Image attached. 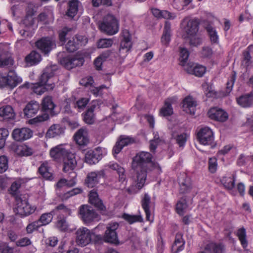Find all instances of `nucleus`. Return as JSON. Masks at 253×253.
Returning a JSON list of instances; mask_svg holds the SVG:
<instances>
[{
  "label": "nucleus",
  "mask_w": 253,
  "mask_h": 253,
  "mask_svg": "<svg viewBox=\"0 0 253 253\" xmlns=\"http://www.w3.org/2000/svg\"><path fill=\"white\" fill-rule=\"evenodd\" d=\"M180 185L179 191L181 193L184 194L189 191L191 189V183L189 178L186 175L183 174L182 177L179 179Z\"/></svg>",
  "instance_id": "473e14b6"
},
{
  "label": "nucleus",
  "mask_w": 253,
  "mask_h": 253,
  "mask_svg": "<svg viewBox=\"0 0 253 253\" xmlns=\"http://www.w3.org/2000/svg\"><path fill=\"white\" fill-rule=\"evenodd\" d=\"M172 113V108L170 103L168 100H166L165 102L164 107L160 110V114L165 117L171 115Z\"/></svg>",
  "instance_id": "37998d69"
},
{
  "label": "nucleus",
  "mask_w": 253,
  "mask_h": 253,
  "mask_svg": "<svg viewBox=\"0 0 253 253\" xmlns=\"http://www.w3.org/2000/svg\"><path fill=\"white\" fill-rule=\"evenodd\" d=\"M197 138L203 145H210L213 147V134L212 130L208 127L201 128L197 133Z\"/></svg>",
  "instance_id": "1a4fd4ad"
},
{
  "label": "nucleus",
  "mask_w": 253,
  "mask_h": 253,
  "mask_svg": "<svg viewBox=\"0 0 253 253\" xmlns=\"http://www.w3.org/2000/svg\"><path fill=\"white\" fill-rule=\"evenodd\" d=\"M132 43L130 40H123L121 42L120 47L122 49H126L129 51L131 47Z\"/></svg>",
  "instance_id": "338daca9"
},
{
  "label": "nucleus",
  "mask_w": 253,
  "mask_h": 253,
  "mask_svg": "<svg viewBox=\"0 0 253 253\" xmlns=\"http://www.w3.org/2000/svg\"><path fill=\"white\" fill-rule=\"evenodd\" d=\"M113 41L112 39H101L97 43V47L99 48H108L112 46Z\"/></svg>",
  "instance_id": "a18cd8bd"
},
{
  "label": "nucleus",
  "mask_w": 253,
  "mask_h": 253,
  "mask_svg": "<svg viewBox=\"0 0 253 253\" xmlns=\"http://www.w3.org/2000/svg\"><path fill=\"white\" fill-rule=\"evenodd\" d=\"M184 70L188 74L201 77L206 72V68L202 65H195L194 63H188L184 66Z\"/></svg>",
  "instance_id": "a211bd4d"
},
{
  "label": "nucleus",
  "mask_w": 253,
  "mask_h": 253,
  "mask_svg": "<svg viewBox=\"0 0 253 253\" xmlns=\"http://www.w3.org/2000/svg\"><path fill=\"white\" fill-rule=\"evenodd\" d=\"M170 40V24L166 21L165 22L163 36L161 38L162 42L164 44L167 45Z\"/></svg>",
  "instance_id": "58836bf2"
},
{
  "label": "nucleus",
  "mask_w": 253,
  "mask_h": 253,
  "mask_svg": "<svg viewBox=\"0 0 253 253\" xmlns=\"http://www.w3.org/2000/svg\"><path fill=\"white\" fill-rule=\"evenodd\" d=\"M141 202L142 208L146 214V219L148 221H150L151 212L150 208L151 204L150 196L147 193H145Z\"/></svg>",
  "instance_id": "c756f323"
},
{
  "label": "nucleus",
  "mask_w": 253,
  "mask_h": 253,
  "mask_svg": "<svg viewBox=\"0 0 253 253\" xmlns=\"http://www.w3.org/2000/svg\"><path fill=\"white\" fill-rule=\"evenodd\" d=\"M74 140L80 146H86L89 141L87 129L85 127L79 129L74 134Z\"/></svg>",
  "instance_id": "2eb2a0df"
},
{
  "label": "nucleus",
  "mask_w": 253,
  "mask_h": 253,
  "mask_svg": "<svg viewBox=\"0 0 253 253\" xmlns=\"http://www.w3.org/2000/svg\"><path fill=\"white\" fill-rule=\"evenodd\" d=\"M41 105L42 111L43 114L30 120L29 124L33 125L46 121L49 119V116H53L55 114L54 109L56 105L53 103L51 96H47L44 97L42 100Z\"/></svg>",
  "instance_id": "f03ea898"
},
{
  "label": "nucleus",
  "mask_w": 253,
  "mask_h": 253,
  "mask_svg": "<svg viewBox=\"0 0 253 253\" xmlns=\"http://www.w3.org/2000/svg\"><path fill=\"white\" fill-rule=\"evenodd\" d=\"M94 106L90 107L84 114V121L88 125H92L94 123L95 118L93 113Z\"/></svg>",
  "instance_id": "c9c22d12"
},
{
  "label": "nucleus",
  "mask_w": 253,
  "mask_h": 253,
  "mask_svg": "<svg viewBox=\"0 0 253 253\" xmlns=\"http://www.w3.org/2000/svg\"><path fill=\"white\" fill-rule=\"evenodd\" d=\"M93 83V80L91 77H88L87 78H85L83 79L80 81V84L84 86H88L89 85H92Z\"/></svg>",
  "instance_id": "774afa93"
},
{
  "label": "nucleus",
  "mask_w": 253,
  "mask_h": 253,
  "mask_svg": "<svg viewBox=\"0 0 253 253\" xmlns=\"http://www.w3.org/2000/svg\"><path fill=\"white\" fill-rule=\"evenodd\" d=\"M64 128L59 125H53L48 129L46 136L49 138L54 137L62 134Z\"/></svg>",
  "instance_id": "2f4dec72"
},
{
  "label": "nucleus",
  "mask_w": 253,
  "mask_h": 253,
  "mask_svg": "<svg viewBox=\"0 0 253 253\" xmlns=\"http://www.w3.org/2000/svg\"><path fill=\"white\" fill-rule=\"evenodd\" d=\"M6 85L11 88L16 86L18 84L21 82V78L18 77L14 71H10L5 77Z\"/></svg>",
  "instance_id": "bb28decb"
},
{
  "label": "nucleus",
  "mask_w": 253,
  "mask_h": 253,
  "mask_svg": "<svg viewBox=\"0 0 253 253\" xmlns=\"http://www.w3.org/2000/svg\"><path fill=\"white\" fill-rule=\"evenodd\" d=\"M72 30V28L64 27L59 32V40L62 43H64L66 41L67 37L70 36V32Z\"/></svg>",
  "instance_id": "79ce46f5"
},
{
  "label": "nucleus",
  "mask_w": 253,
  "mask_h": 253,
  "mask_svg": "<svg viewBox=\"0 0 253 253\" xmlns=\"http://www.w3.org/2000/svg\"><path fill=\"white\" fill-rule=\"evenodd\" d=\"M64 172H68L74 169L77 165V162L74 153L69 152L63 159Z\"/></svg>",
  "instance_id": "dca6fc26"
},
{
  "label": "nucleus",
  "mask_w": 253,
  "mask_h": 253,
  "mask_svg": "<svg viewBox=\"0 0 253 253\" xmlns=\"http://www.w3.org/2000/svg\"><path fill=\"white\" fill-rule=\"evenodd\" d=\"M0 116L4 120H13L15 117V114L11 106L6 105L0 108Z\"/></svg>",
  "instance_id": "a878e982"
},
{
  "label": "nucleus",
  "mask_w": 253,
  "mask_h": 253,
  "mask_svg": "<svg viewBox=\"0 0 253 253\" xmlns=\"http://www.w3.org/2000/svg\"><path fill=\"white\" fill-rule=\"evenodd\" d=\"M89 201L91 204L93 205L96 208L101 211H105L106 207L102 201L99 198L97 193L94 189L90 191L89 194Z\"/></svg>",
  "instance_id": "4be33fe9"
},
{
  "label": "nucleus",
  "mask_w": 253,
  "mask_h": 253,
  "mask_svg": "<svg viewBox=\"0 0 253 253\" xmlns=\"http://www.w3.org/2000/svg\"><path fill=\"white\" fill-rule=\"evenodd\" d=\"M14 64L11 53L6 49L0 50V67H10Z\"/></svg>",
  "instance_id": "412c9836"
},
{
  "label": "nucleus",
  "mask_w": 253,
  "mask_h": 253,
  "mask_svg": "<svg viewBox=\"0 0 253 253\" xmlns=\"http://www.w3.org/2000/svg\"><path fill=\"white\" fill-rule=\"evenodd\" d=\"M38 171L40 174L46 179H51L52 174L50 171L49 167L47 162L43 163L39 168Z\"/></svg>",
  "instance_id": "e433bc0d"
},
{
  "label": "nucleus",
  "mask_w": 253,
  "mask_h": 253,
  "mask_svg": "<svg viewBox=\"0 0 253 253\" xmlns=\"http://www.w3.org/2000/svg\"><path fill=\"white\" fill-rule=\"evenodd\" d=\"M102 154L101 148L97 147L94 150L87 151L85 155V162L89 164L93 165L98 163L102 159Z\"/></svg>",
  "instance_id": "ddd939ff"
},
{
  "label": "nucleus",
  "mask_w": 253,
  "mask_h": 253,
  "mask_svg": "<svg viewBox=\"0 0 253 253\" xmlns=\"http://www.w3.org/2000/svg\"><path fill=\"white\" fill-rule=\"evenodd\" d=\"M8 134L9 131L7 129L0 128V149L4 147L6 138L8 136Z\"/></svg>",
  "instance_id": "603ef678"
},
{
  "label": "nucleus",
  "mask_w": 253,
  "mask_h": 253,
  "mask_svg": "<svg viewBox=\"0 0 253 253\" xmlns=\"http://www.w3.org/2000/svg\"><path fill=\"white\" fill-rule=\"evenodd\" d=\"M186 39H189L190 44L194 46H198L202 43V38L197 34L194 36L187 37Z\"/></svg>",
  "instance_id": "5fc2aeb1"
},
{
  "label": "nucleus",
  "mask_w": 253,
  "mask_h": 253,
  "mask_svg": "<svg viewBox=\"0 0 253 253\" xmlns=\"http://www.w3.org/2000/svg\"><path fill=\"white\" fill-rule=\"evenodd\" d=\"M16 212L22 216H27L33 213L36 208L28 202L27 198L23 195H16L15 198Z\"/></svg>",
  "instance_id": "20e7f679"
},
{
  "label": "nucleus",
  "mask_w": 253,
  "mask_h": 253,
  "mask_svg": "<svg viewBox=\"0 0 253 253\" xmlns=\"http://www.w3.org/2000/svg\"><path fill=\"white\" fill-rule=\"evenodd\" d=\"M209 169L211 172L214 173L217 169L216 159L215 158H211L209 161Z\"/></svg>",
  "instance_id": "680f3d73"
},
{
  "label": "nucleus",
  "mask_w": 253,
  "mask_h": 253,
  "mask_svg": "<svg viewBox=\"0 0 253 253\" xmlns=\"http://www.w3.org/2000/svg\"><path fill=\"white\" fill-rule=\"evenodd\" d=\"M85 42L86 38L84 37L76 35L68 41L65 45V48L68 52H73L78 50Z\"/></svg>",
  "instance_id": "f8f14e48"
},
{
  "label": "nucleus",
  "mask_w": 253,
  "mask_h": 253,
  "mask_svg": "<svg viewBox=\"0 0 253 253\" xmlns=\"http://www.w3.org/2000/svg\"><path fill=\"white\" fill-rule=\"evenodd\" d=\"M103 171L91 172L88 173L85 180V184L89 188L94 187L98 182V176Z\"/></svg>",
  "instance_id": "cd10ccee"
},
{
  "label": "nucleus",
  "mask_w": 253,
  "mask_h": 253,
  "mask_svg": "<svg viewBox=\"0 0 253 253\" xmlns=\"http://www.w3.org/2000/svg\"><path fill=\"white\" fill-rule=\"evenodd\" d=\"M208 31L211 40L213 42H216L218 41V36L216 32L212 28H208Z\"/></svg>",
  "instance_id": "69168bd1"
},
{
  "label": "nucleus",
  "mask_w": 253,
  "mask_h": 253,
  "mask_svg": "<svg viewBox=\"0 0 253 253\" xmlns=\"http://www.w3.org/2000/svg\"><path fill=\"white\" fill-rule=\"evenodd\" d=\"M221 182L225 188L228 189H232L235 185V176L233 175V178L224 177L221 180Z\"/></svg>",
  "instance_id": "c03bdc74"
},
{
  "label": "nucleus",
  "mask_w": 253,
  "mask_h": 253,
  "mask_svg": "<svg viewBox=\"0 0 253 253\" xmlns=\"http://www.w3.org/2000/svg\"><path fill=\"white\" fill-rule=\"evenodd\" d=\"M72 60L73 68L76 67L82 66L84 62V58L79 55L73 56Z\"/></svg>",
  "instance_id": "052dcab7"
},
{
  "label": "nucleus",
  "mask_w": 253,
  "mask_h": 253,
  "mask_svg": "<svg viewBox=\"0 0 253 253\" xmlns=\"http://www.w3.org/2000/svg\"><path fill=\"white\" fill-rule=\"evenodd\" d=\"M182 22L183 23H186V25L184 27L185 34L182 36L184 39H186L187 37L195 36L197 34L199 25V22L197 19H190L188 17H185Z\"/></svg>",
  "instance_id": "6e6552de"
},
{
  "label": "nucleus",
  "mask_w": 253,
  "mask_h": 253,
  "mask_svg": "<svg viewBox=\"0 0 253 253\" xmlns=\"http://www.w3.org/2000/svg\"><path fill=\"white\" fill-rule=\"evenodd\" d=\"M57 70L58 66L56 65L47 66L43 70L42 73L39 78V84L46 86L47 89L52 90L55 86V84L51 81V79L54 77Z\"/></svg>",
  "instance_id": "39448f33"
},
{
  "label": "nucleus",
  "mask_w": 253,
  "mask_h": 253,
  "mask_svg": "<svg viewBox=\"0 0 253 253\" xmlns=\"http://www.w3.org/2000/svg\"><path fill=\"white\" fill-rule=\"evenodd\" d=\"M80 1L78 0H71L69 2V8L67 15L73 18L77 14L78 10Z\"/></svg>",
  "instance_id": "4c0bfd02"
},
{
  "label": "nucleus",
  "mask_w": 253,
  "mask_h": 253,
  "mask_svg": "<svg viewBox=\"0 0 253 253\" xmlns=\"http://www.w3.org/2000/svg\"><path fill=\"white\" fill-rule=\"evenodd\" d=\"M134 142V140L132 138L125 136H121L114 146L113 152L115 154H118L124 147L132 144Z\"/></svg>",
  "instance_id": "aec40b11"
},
{
  "label": "nucleus",
  "mask_w": 253,
  "mask_h": 253,
  "mask_svg": "<svg viewBox=\"0 0 253 253\" xmlns=\"http://www.w3.org/2000/svg\"><path fill=\"white\" fill-rule=\"evenodd\" d=\"M41 60V55L35 51H32L25 58L26 62L30 66L38 63Z\"/></svg>",
  "instance_id": "72a5a7b5"
},
{
  "label": "nucleus",
  "mask_w": 253,
  "mask_h": 253,
  "mask_svg": "<svg viewBox=\"0 0 253 253\" xmlns=\"http://www.w3.org/2000/svg\"><path fill=\"white\" fill-rule=\"evenodd\" d=\"M108 167L112 170H116L119 174L120 181H124L126 178L125 170L124 168L119 166L117 163H109Z\"/></svg>",
  "instance_id": "f704fd0d"
},
{
  "label": "nucleus",
  "mask_w": 253,
  "mask_h": 253,
  "mask_svg": "<svg viewBox=\"0 0 253 253\" xmlns=\"http://www.w3.org/2000/svg\"><path fill=\"white\" fill-rule=\"evenodd\" d=\"M40 109V105L35 101L28 103L24 108L23 111L25 116L31 118L35 115Z\"/></svg>",
  "instance_id": "5701e85b"
},
{
  "label": "nucleus",
  "mask_w": 253,
  "mask_h": 253,
  "mask_svg": "<svg viewBox=\"0 0 253 253\" xmlns=\"http://www.w3.org/2000/svg\"><path fill=\"white\" fill-rule=\"evenodd\" d=\"M32 131L29 128H15L12 132V137L17 141L27 140L32 137Z\"/></svg>",
  "instance_id": "4468645a"
},
{
  "label": "nucleus",
  "mask_w": 253,
  "mask_h": 253,
  "mask_svg": "<svg viewBox=\"0 0 253 253\" xmlns=\"http://www.w3.org/2000/svg\"><path fill=\"white\" fill-rule=\"evenodd\" d=\"M187 208V204L185 200H182V201H179L176 207V210L177 212L179 214H183L184 213V210Z\"/></svg>",
  "instance_id": "6e6d98bb"
},
{
  "label": "nucleus",
  "mask_w": 253,
  "mask_h": 253,
  "mask_svg": "<svg viewBox=\"0 0 253 253\" xmlns=\"http://www.w3.org/2000/svg\"><path fill=\"white\" fill-rule=\"evenodd\" d=\"M53 214L52 211L50 212L43 213L38 220V222L41 226L46 225L52 221Z\"/></svg>",
  "instance_id": "a19ab883"
},
{
  "label": "nucleus",
  "mask_w": 253,
  "mask_h": 253,
  "mask_svg": "<svg viewBox=\"0 0 253 253\" xmlns=\"http://www.w3.org/2000/svg\"><path fill=\"white\" fill-rule=\"evenodd\" d=\"M235 79V73H234L233 75H232L230 80L227 82L226 84V95L228 94L232 90Z\"/></svg>",
  "instance_id": "e2e57ef3"
},
{
  "label": "nucleus",
  "mask_w": 253,
  "mask_h": 253,
  "mask_svg": "<svg viewBox=\"0 0 253 253\" xmlns=\"http://www.w3.org/2000/svg\"><path fill=\"white\" fill-rule=\"evenodd\" d=\"M208 114L211 119L219 122H225L228 118V114L226 112L216 107L211 109Z\"/></svg>",
  "instance_id": "f3484780"
},
{
  "label": "nucleus",
  "mask_w": 253,
  "mask_h": 253,
  "mask_svg": "<svg viewBox=\"0 0 253 253\" xmlns=\"http://www.w3.org/2000/svg\"><path fill=\"white\" fill-rule=\"evenodd\" d=\"M100 30L109 35H113L118 32L119 24L117 20L112 15L105 16L99 24Z\"/></svg>",
  "instance_id": "7ed1b4c3"
},
{
  "label": "nucleus",
  "mask_w": 253,
  "mask_h": 253,
  "mask_svg": "<svg viewBox=\"0 0 253 253\" xmlns=\"http://www.w3.org/2000/svg\"><path fill=\"white\" fill-rule=\"evenodd\" d=\"M70 151L62 145H59L52 148L50 151V156L55 160H63Z\"/></svg>",
  "instance_id": "6ab92c4d"
},
{
  "label": "nucleus",
  "mask_w": 253,
  "mask_h": 253,
  "mask_svg": "<svg viewBox=\"0 0 253 253\" xmlns=\"http://www.w3.org/2000/svg\"><path fill=\"white\" fill-rule=\"evenodd\" d=\"M33 91L36 94L38 95H42L43 94L45 91L50 90V89H47L46 88V86L44 85H41L39 84V82L32 86Z\"/></svg>",
  "instance_id": "de8ad7c7"
},
{
  "label": "nucleus",
  "mask_w": 253,
  "mask_h": 253,
  "mask_svg": "<svg viewBox=\"0 0 253 253\" xmlns=\"http://www.w3.org/2000/svg\"><path fill=\"white\" fill-rule=\"evenodd\" d=\"M72 59L73 56H66L62 58L60 60V63L65 68L67 69L68 70H70L73 68Z\"/></svg>",
  "instance_id": "49530a36"
},
{
  "label": "nucleus",
  "mask_w": 253,
  "mask_h": 253,
  "mask_svg": "<svg viewBox=\"0 0 253 253\" xmlns=\"http://www.w3.org/2000/svg\"><path fill=\"white\" fill-rule=\"evenodd\" d=\"M205 250L209 253H223L225 251V247L221 243H210L206 246Z\"/></svg>",
  "instance_id": "7c9ffc66"
},
{
  "label": "nucleus",
  "mask_w": 253,
  "mask_h": 253,
  "mask_svg": "<svg viewBox=\"0 0 253 253\" xmlns=\"http://www.w3.org/2000/svg\"><path fill=\"white\" fill-rule=\"evenodd\" d=\"M238 104L241 106L247 108L253 105V92L242 95L237 98Z\"/></svg>",
  "instance_id": "393cba45"
},
{
  "label": "nucleus",
  "mask_w": 253,
  "mask_h": 253,
  "mask_svg": "<svg viewBox=\"0 0 253 253\" xmlns=\"http://www.w3.org/2000/svg\"><path fill=\"white\" fill-rule=\"evenodd\" d=\"M237 236L244 248L247 246V241L246 240V230L244 228H242L238 230Z\"/></svg>",
  "instance_id": "3c124183"
},
{
  "label": "nucleus",
  "mask_w": 253,
  "mask_h": 253,
  "mask_svg": "<svg viewBox=\"0 0 253 253\" xmlns=\"http://www.w3.org/2000/svg\"><path fill=\"white\" fill-rule=\"evenodd\" d=\"M189 52L187 49L185 48H180L179 61L180 65L184 67V66L187 64H185L189 57Z\"/></svg>",
  "instance_id": "09e8293b"
},
{
  "label": "nucleus",
  "mask_w": 253,
  "mask_h": 253,
  "mask_svg": "<svg viewBox=\"0 0 253 253\" xmlns=\"http://www.w3.org/2000/svg\"><path fill=\"white\" fill-rule=\"evenodd\" d=\"M172 137L173 139H175L176 143L178 144L179 147H183L187 140V135L183 133L175 136L172 134Z\"/></svg>",
  "instance_id": "8fccbe9b"
},
{
  "label": "nucleus",
  "mask_w": 253,
  "mask_h": 253,
  "mask_svg": "<svg viewBox=\"0 0 253 253\" xmlns=\"http://www.w3.org/2000/svg\"><path fill=\"white\" fill-rule=\"evenodd\" d=\"M122 217L129 224L143 221V218L140 215H131L125 213L123 214Z\"/></svg>",
  "instance_id": "ea45409f"
},
{
  "label": "nucleus",
  "mask_w": 253,
  "mask_h": 253,
  "mask_svg": "<svg viewBox=\"0 0 253 253\" xmlns=\"http://www.w3.org/2000/svg\"><path fill=\"white\" fill-rule=\"evenodd\" d=\"M42 226L38 220L34 221L29 224L26 227V231L28 233H32L35 230L38 229V228Z\"/></svg>",
  "instance_id": "13d9d810"
},
{
  "label": "nucleus",
  "mask_w": 253,
  "mask_h": 253,
  "mask_svg": "<svg viewBox=\"0 0 253 253\" xmlns=\"http://www.w3.org/2000/svg\"><path fill=\"white\" fill-rule=\"evenodd\" d=\"M183 104L184 111L191 115L195 114L197 104L192 97H188L185 98L183 100Z\"/></svg>",
  "instance_id": "b1692460"
},
{
  "label": "nucleus",
  "mask_w": 253,
  "mask_h": 253,
  "mask_svg": "<svg viewBox=\"0 0 253 253\" xmlns=\"http://www.w3.org/2000/svg\"><path fill=\"white\" fill-rule=\"evenodd\" d=\"M57 227L61 231H65L67 229L68 225L65 219L63 218L58 220Z\"/></svg>",
  "instance_id": "0e129e2a"
},
{
  "label": "nucleus",
  "mask_w": 253,
  "mask_h": 253,
  "mask_svg": "<svg viewBox=\"0 0 253 253\" xmlns=\"http://www.w3.org/2000/svg\"><path fill=\"white\" fill-rule=\"evenodd\" d=\"M76 235L77 244L79 246L84 247L90 243L92 233L87 228L82 227L77 230Z\"/></svg>",
  "instance_id": "0eeeda50"
},
{
  "label": "nucleus",
  "mask_w": 253,
  "mask_h": 253,
  "mask_svg": "<svg viewBox=\"0 0 253 253\" xmlns=\"http://www.w3.org/2000/svg\"><path fill=\"white\" fill-rule=\"evenodd\" d=\"M8 158L6 156L2 155L0 156V173L5 172L8 169Z\"/></svg>",
  "instance_id": "864d4df0"
},
{
  "label": "nucleus",
  "mask_w": 253,
  "mask_h": 253,
  "mask_svg": "<svg viewBox=\"0 0 253 253\" xmlns=\"http://www.w3.org/2000/svg\"><path fill=\"white\" fill-rule=\"evenodd\" d=\"M32 242L28 237H24L20 239L16 242V245L18 247H25L30 245Z\"/></svg>",
  "instance_id": "bf43d9fd"
},
{
  "label": "nucleus",
  "mask_w": 253,
  "mask_h": 253,
  "mask_svg": "<svg viewBox=\"0 0 253 253\" xmlns=\"http://www.w3.org/2000/svg\"><path fill=\"white\" fill-rule=\"evenodd\" d=\"M36 45L44 54H47L51 50L55 47L54 41L48 37L41 39L36 42Z\"/></svg>",
  "instance_id": "9b49d317"
},
{
  "label": "nucleus",
  "mask_w": 253,
  "mask_h": 253,
  "mask_svg": "<svg viewBox=\"0 0 253 253\" xmlns=\"http://www.w3.org/2000/svg\"><path fill=\"white\" fill-rule=\"evenodd\" d=\"M184 244L185 242L183 239L182 235L181 233H177L174 242L171 247L172 253H178L182 251L184 249Z\"/></svg>",
  "instance_id": "c85d7f7f"
},
{
  "label": "nucleus",
  "mask_w": 253,
  "mask_h": 253,
  "mask_svg": "<svg viewBox=\"0 0 253 253\" xmlns=\"http://www.w3.org/2000/svg\"><path fill=\"white\" fill-rule=\"evenodd\" d=\"M155 167L152 161V155L146 152H141L136 155L132 163V168L135 171L134 185L127 189L129 194L136 193L145 185L147 173Z\"/></svg>",
  "instance_id": "f257e3e1"
},
{
  "label": "nucleus",
  "mask_w": 253,
  "mask_h": 253,
  "mask_svg": "<svg viewBox=\"0 0 253 253\" xmlns=\"http://www.w3.org/2000/svg\"><path fill=\"white\" fill-rule=\"evenodd\" d=\"M119 227L117 222H112L108 224L104 235V240L106 242L116 244L118 242L116 230Z\"/></svg>",
  "instance_id": "9d476101"
},
{
  "label": "nucleus",
  "mask_w": 253,
  "mask_h": 253,
  "mask_svg": "<svg viewBox=\"0 0 253 253\" xmlns=\"http://www.w3.org/2000/svg\"><path fill=\"white\" fill-rule=\"evenodd\" d=\"M89 99L86 98H81L76 101L75 107L79 109H84L87 104Z\"/></svg>",
  "instance_id": "4d7b16f0"
},
{
  "label": "nucleus",
  "mask_w": 253,
  "mask_h": 253,
  "mask_svg": "<svg viewBox=\"0 0 253 253\" xmlns=\"http://www.w3.org/2000/svg\"><path fill=\"white\" fill-rule=\"evenodd\" d=\"M80 217L85 224H88L97 220L99 215L92 207L84 205L80 207L79 209Z\"/></svg>",
  "instance_id": "423d86ee"
}]
</instances>
